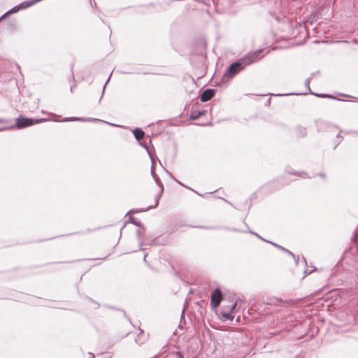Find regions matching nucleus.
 <instances>
[{
    "instance_id": "obj_4",
    "label": "nucleus",
    "mask_w": 358,
    "mask_h": 358,
    "mask_svg": "<svg viewBox=\"0 0 358 358\" xmlns=\"http://www.w3.org/2000/svg\"><path fill=\"white\" fill-rule=\"evenodd\" d=\"M34 123V120L27 117H20L16 120L15 126L16 127L21 129L32 125Z\"/></svg>"
},
{
    "instance_id": "obj_6",
    "label": "nucleus",
    "mask_w": 358,
    "mask_h": 358,
    "mask_svg": "<svg viewBox=\"0 0 358 358\" xmlns=\"http://www.w3.org/2000/svg\"><path fill=\"white\" fill-rule=\"evenodd\" d=\"M32 4H33V3H31V2H27V1L23 2L20 6L10 9L8 13H14V12L18 11L20 9L28 8L29 6H31Z\"/></svg>"
},
{
    "instance_id": "obj_10",
    "label": "nucleus",
    "mask_w": 358,
    "mask_h": 358,
    "mask_svg": "<svg viewBox=\"0 0 358 358\" xmlns=\"http://www.w3.org/2000/svg\"><path fill=\"white\" fill-rule=\"evenodd\" d=\"M273 245H275V246H276L277 248H280V249H282V250H285V251H287V252H289V254L292 255L290 252H289L287 250L285 249V248H282V246H280V245H277V244H275V243H273Z\"/></svg>"
},
{
    "instance_id": "obj_16",
    "label": "nucleus",
    "mask_w": 358,
    "mask_h": 358,
    "mask_svg": "<svg viewBox=\"0 0 358 358\" xmlns=\"http://www.w3.org/2000/svg\"><path fill=\"white\" fill-rule=\"evenodd\" d=\"M5 122V121H4V120H3V119L0 118V123H3V122Z\"/></svg>"
},
{
    "instance_id": "obj_9",
    "label": "nucleus",
    "mask_w": 358,
    "mask_h": 358,
    "mask_svg": "<svg viewBox=\"0 0 358 358\" xmlns=\"http://www.w3.org/2000/svg\"><path fill=\"white\" fill-rule=\"evenodd\" d=\"M310 83V78H307V79H306V82H305V84H306V85L308 87V90H309V91H310V87H309Z\"/></svg>"
},
{
    "instance_id": "obj_5",
    "label": "nucleus",
    "mask_w": 358,
    "mask_h": 358,
    "mask_svg": "<svg viewBox=\"0 0 358 358\" xmlns=\"http://www.w3.org/2000/svg\"><path fill=\"white\" fill-rule=\"evenodd\" d=\"M214 95V91L211 89L205 90L201 95V101L203 102L209 101Z\"/></svg>"
},
{
    "instance_id": "obj_1",
    "label": "nucleus",
    "mask_w": 358,
    "mask_h": 358,
    "mask_svg": "<svg viewBox=\"0 0 358 358\" xmlns=\"http://www.w3.org/2000/svg\"><path fill=\"white\" fill-rule=\"evenodd\" d=\"M262 50H259L255 52L249 53L248 55L242 58L240 61L232 63L227 69L224 73L225 76L229 78L234 77L246 65H249L260 59V54Z\"/></svg>"
},
{
    "instance_id": "obj_15",
    "label": "nucleus",
    "mask_w": 358,
    "mask_h": 358,
    "mask_svg": "<svg viewBox=\"0 0 358 358\" xmlns=\"http://www.w3.org/2000/svg\"><path fill=\"white\" fill-rule=\"evenodd\" d=\"M357 238V233H356V234H355V236H354L353 239H354V240H355Z\"/></svg>"
},
{
    "instance_id": "obj_2",
    "label": "nucleus",
    "mask_w": 358,
    "mask_h": 358,
    "mask_svg": "<svg viewBox=\"0 0 358 358\" xmlns=\"http://www.w3.org/2000/svg\"><path fill=\"white\" fill-rule=\"evenodd\" d=\"M236 307V302L232 301L230 305L227 306H222L220 311L222 318L224 321L233 320L234 318V310Z\"/></svg>"
},
{
    "instance_id": "obj_13",
    "label": "nucleus",
    "mask_w": 358,
    "mask_h": 358,
    "mask_svg": "<svg viewBox=\"0 0 358 358\" xmlns=\"http://www.w3.org/2000/svg\"><path fill=\"white\" fill-rule=\"evenodd\" d=\"M75 86H72L70 89V91L71 92H73V89H74Z\"/></svg>"
},
{
    "instance_id": "obj_3",
    "label": "nucleus",
    "mask_w": 358,
    "mask_h": 358,
    "mask_svg": "<svg viewBox=\"0 0 358 358\" xmlns=\"http://www.w3.org/2000/svg\"><path fill=\"white\" fill-rule=\"evenodd\" d=\"M222 292L220 289L216 288L211 294L210 304L212 307H217L222 300Z\"/></svg>"
},
{
    "instance_id": "obj_8",
    "label": "nucleus",
    "mask_w": 358,
    "mask_h": 358,
    "mask_svg": "<svg viewBox=\"0 0 358 358\" xmlns=\"http://www.w3.org/2000/svg\"><path fill=\"white\" fill-rule=\"evenodd\" d=\"M203 113L199 112V113H193L190 115V119L192 120H197L201 115H202Z\"/></svg>"
},
{
    "instance_id": "obj_7",
    "label": "nucleus",
    "mask_w": 358,
    "mask_h": 358,
    "mask_svg": "<svg viewBox=\"0 0 358 358\" xmlns=\"http://www.w3.org/2000/svg\"><path fill=\"white\" fill-rule=\"evenodd\" d=\"M134 134L137 140H140L143 138L145 133L141 129L136 128L134 131Z\"/></svg>"
},
{
    "instance_id": "obj_17",
    "label": "nucleus",
    "mask_w": 358,
    "mask_h": 358,
    "mask_svg": "<svg viewBox=\"0 0 358 358\" xmlns=\"http://www.w3.org/2000/svg\"><path fill=\"white\" fill-rule=\"evenodd\" d=\"M134 223L136 225H138V224L137 223V222H134Z\"/></svg>"
},
{
    "instance_id": "obj_12",
    "label": "nucleus",
    "mask_w": 358,
    "mask_h": 358,
    "mask_svg": "<svg viewBox=\"0 0 358 358\" xmlns=\"http://www.w3.org/2000/svg\"><path fill=\"white\" fill-rule=\"evenodd\" d=\"M158 203H159V199H157L156 203L153 207L155 208L158 205Z\"/></svg>"
},
{
    "instance_id": "obj_14",
    "label": "nucleus",
    "mask_w": 358,
    "mask_h": 358,
    "mask_svg": "<svg viewBox=\"0 0 358 358\" xmlns=\"http://www.w3.org/2000/svg\"><path fill=\"white\" fill-rule=\"evenodd\" d=\"M89 355H90V358H94V355H93V354H92V353H89Z\"/></svg>"
},
{
    "instance_id": "obj_11",
    "label": "nucleus",
    "mask_w": 358,
    "mask_h": 358,
    "mask_svg": "<svg viewBox=\"0 0 358 358\" xmlns=\"http://www.w3.org/2000/svg\"><path fill=\"white\" fill-rule=\"evenodd\" d=\"M317 96L319 97H326V96H328L327 95L324 94H315Z\"/></svg>"
}]
</instances>
